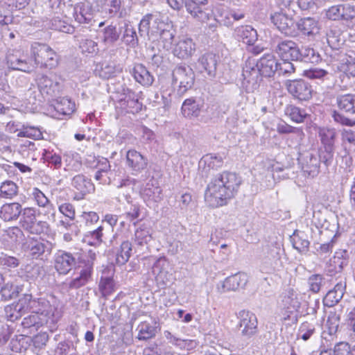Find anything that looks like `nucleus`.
<instances>
[{
    "label": "nucleus",
    "mask_w": 355,
    "mask_h": 355,
    "mask_svg": "<svg viewBox=\"0 0 355 355\" xmlns=\"http://www.w3.org/2000/svg\"><path fill=\"white\" fill-rule=\"evenodd\" d=\"M318 135L324 146H334L336 135V130L333 128H320Z\"/></svg>",
    "instance_id": "ea45409f"
},
{
    "label": "nucleus",
    "mask_w": 355,
    "mask_h": 355,
    "mask_svg": "<svg viewBox=\"0 0 355 355\" xmlns=\"http://www.w3.org/2000/svg\"><path fill=\"white\" fill-rule=\"evenodd\" d=\"M6 59L8 66L14 70L31 73L35 69L33 60L24 55L21 49H8Z\"/></svg>",
    "instance_id": "20e7f679"
},
{
    "label": "nucleus",
    "mask_w": 355,
    "mask_h": 355,
    "mask_svg": "<svg viewBox=\"0 0 355 355\" xmlns=\"http://www.w3.org/2000/svg\"><path fill=\"white\" fill-rule=\"evenodd\" d=\"M71 184L82 195L89 193L94 189L92 183L83 175H78L73 177Z\"/></svg>",
    "instance_id": "c756f323"
},
{
    "label": "nucleus",
    "mask_w": 355,
    "mask_h": 355,
    "mask_svg": "<svg viewBox=\"0 0 355 355\" xmlns=\"http://www.w3.org/2000/svg\"><path fill=\"white\" fill-rule=\"evenodd\" d=\"M297 29L305 35H315L319 33L318 21L311 17L301 19L296 24Z\"/></svg>",
    "instance_id": "b1692460"
},
{
    "label": "nucleus",
    "mask_w": 355,
    "mask_h": 355,
    "mask_svg": "<svg viewBox=\"0 0 355 355\" xmlns=\"http://www.w3.org/2000/svg\"><path fill=\"white\" fill-rule=\"evenodd\" d=\"M5 314L8 320L10 321L17 320L24 315L21 311L19 309L16 302L5 307Z\"/></svg>",
    "instance_id": "13d9d810"
},
{
    "label": "nucleus",
    "mask_w": 355,
    "mask_h": 355,
    "mask_svg": "<svg viewBox=\"0 0 355 355\" xmlns=\"http://www.w3.org/2000/svg\"><path fill=\"white\" fill-rule=\"evenodd\" d=\"M168 269V263L165 258L157 259L152 267V273L160 287H164L170 282L171 274Z\"/></svg>",
    "instance_id": "4468645a"
},
{
    "label": "nucleus",
    "mask_w": 355,
    "mask_h": 355,
    "mask_svg": "<svg viewBox=\"0 0 355 355\" xmlns=\"http://www.w3.org/2000/svg\"><path fill=\"white\" fill-rule=\"evenodd\" d=\"M241 179L235 173L224 171L207 184L205 200L211 207H218L227 204L238 192Z\"/></svg>",
    "instance_id": "f257e3e1"
},
{
    "label": "nucleus",
    "mask_w": 355,
    "mask_h": 355,
    "mask_svg": "<svg viewBox=\"0 0 355 355\" xmlns=\"http://www.w3.org/2000/svg\"><path fill=\"white\" fill-rule=\"evenodd\" d=\"M326 17L334 21L352 20L355 18V7L349 3L332 6L326 10Z\"/></svg>",
    "instance_id": "9b49d317"
},
{
    "label": "nucleus",
    "mask_w": 355,
    "mask_h": 355,
    "mask_svg": "<svg viewBox=\"0 0 355 355\" xmlns=\"http://www.w3.org/2000/svg\"><path fill=\"white\" fill-rule=\"evenodd\" d=\"M83 53H96L98 51V44L96 42L85 39L80 44Z\"/></svg>",
    "instance_id": "69168bd1"
},
{
    "label": "nucleus",
    "mask_w": 355,
    "mask_h": 355,
    "mask_svg": "<svg viewBox=\"0 0 355 355\" xmlns=\"http://www.w3.org/2000/svg\"><path fill=\"white\" fill-rule=\"evenodd\" d=\"M239 326L241 328V334L245 336H252L256 333L257 328V320L256 315L245 310L239 313Z\"/></svg>",
    "instance_id": "2eb2a0df"
},
{
    "label": "nucleus",
    "mask_w": 355,
    "mask_h": 355,
    "mask_svg": "<svg viewBox=\"0 0 355 355\" xmlns=\"http://www.w3.org/2000/svg\"><path fill=\"white\" fill-rule=\"evenodd\" d=\"M200 163H204L205 164H207L208 166L211 168H217L222 166L223 158L220 156H218L216 155H206L202 158Z\"/></svg>",
    "instance_id": "052dcab7"
},
{
    "label": "nucleus",
    "mask_w": 355,
    "mask_h": 355,
    "mask_svg": "<svg viewBox=\"0 0 355 355\" xmlns=\"http://www.w3.org/2000/svg\"><path fill=\"white\" fill-rule=\"evenodd\" d=\"M31 195L38 206L45 207L49 211L53 210L49 199L40 189L36 187L33 188Z\"/></svg>",
    "instance_id": "864d4df0"
},
{
    "label": "nucleus",
    "mask_w": 355,
    "mask_h": 355,
    "mask_svg": "<svg viewBox=\"0 0 355 355\" xmlns=\"http://www.w3.org/2000/svg\"><path fill=\"white\" fill-rule=\"evenodd\" d=\"M103 226H99L97 229L87 232L83 241L90 245H99L103 241Z\"/></svg>",
    "instance_id": "58836bf2"
},
{
    "label": "nucleus",
    "mask_w": 355,
    "mask_h": 355,
    "mask_svg": "<svg viewBox=\"0 0 355 355\" xmlns=\"http://www.w3.org/2000/svg\"><path fill=\"white\" fill-rule=\"evenodd\" d=\"M248 282V276L245 273H238L230 276L218 283L217 291L222 294L230 291H236L245 287Z\"/></svg>",
    "instance_id": "9d476101"
},
{
    "label": "nucleus",
    "mask_w": 355,
    "mask_h": 355,
    "mask_svg": "<svg viewBox=\"0 0 355 355\" xmlns=\"http://www.w3.org/2000/svg\"><path fill=\"white\" fill-rule=\"evenodd\" d=\"M40 94L43 97L56 95L60 89L58 78L55 74L40 75L36 79Z\"/></svg>",
    "instance_id": "6e6552de"
},
{
    "label": "nucleus",
    "mask_w": 355,
    "mask_h": 355,
    "mask_svg": "<svg viewBox=\"0 0 355 355\" xmlns=\"http://www.w3.org/2000/svg\"><path fill=\"white\" fill-rule=\"evenodd\" d=\"M21 291L22 286L15 285L12 282H7L0 291L1 300L3 301L10 300L17 297Z\"/></svg>",
    "instance_id": "cd10ccee"
},
{
    "label": "nucleus",
    "mask_w": 355,
    "mask_h": 355,
    "mask_svg": "<svg viewBox=\"0 0 355 355\" xmlns=\"http://www.w3.org/2000/svg\"><path fill=\"white\" fill-rule=\"evenodd\" d=\"M22 211L19 203L12 202L3 205L0 210V217L6 221L17 219Z\"/></svg>",
    "instance_id": "393cba45"
},
{
    "label": "nucleus",
    "mask_w": 355,
    "mask_h": 355,
    "mask_svg": "<svg viewBox=\"0 0 355 355\" xmlns=\"http://www.w3.org/2000/svg\"><path fill=\"white\" fill-rule=\"evenodd\" d=\"M144 200L149 207H157L163 199L162 190L155 180H149L141 191Z\"/></svg>",
    "instance_id": "1a4fd4ad"
},
{
    "label": "nucleus",
    "mask_w": 355,
    "mask_h": 355,
    "mask_svg": "<svg viewBox=\"0 0 355 355\" xmlns=\"http://www.w3.org/2000/svg\"><path fill=\"white\" fill-rule=\"evenodd\" d=\"M73 17L78 24L88 23L92 18V7L89 2L77 3L73 8Z\"/></svg>",
    "instance_id": "aec40b11"
},
{
    "label": "nucleus",
    "mask_w": 355,
    "mask_h": 355,
    "mask_svg": "<svg viewBox=\"0 0 355 355\" xmlns=\"http://www.w3.org/2000/svg\"><path fill=\"white\" fill-rule=\"evenodd\" d=\"M46 322L45 318H42L36 313L32 312V313L24 318L22 321V325L24 328H30L31 327H40L43 325Z\"/></svg>",
    "instance_id": "5fc2aeb1"
},
{
    "label": "nucleus",
    "mask_w": 355,
    "mask_h": 355,
    "mask_svg": "<svg viewBox=\"0 0 355 355\" xmlns=\"http://www.w3.org/2000/svg\"><path fill=\"white\" fill-rule=\"evenodd\" d=\"M151 239L150 229L146 225H141L135 230L134 238L135 244L143 246L148 244Z\"/></svg>",
    "instance_id": "c9c22d12"
},
{
    "label": "nucleus",
    "mask_w": 355,
    "mask_h": 355,
    "mask_svg": "<svg viewBox=\"0 0 355 355\" xmlns=\"http://www.w3.org/2000/svg\"><path fill=\"white\" fill-rule=\"evenodd\" d=\"M169 6L180 10L184 3L187 12L197 21L207 23L212 17V10L207 6V0H166Z\"/></svg>",
    "instance_id": "f03ea898"
},
{
    "label": "nucleus",
    "mask_w": 355,
    "mask_h": 355,
    "mask_svg": "<svg viewBox=\"0 0 355 355\" xmlns=\"http://www.w3.org/2000/svg\"><path fill=\"white\" fill-rule=\"evenodd\" d=\"M92 275V266L89 263L80 270L79 272H75L71 279L65 282L67 287L70 289H77L85 286L90 279Z\"/></svg>",
    "instance_id": "a211bd4d"
},
{
    "label": "nucleus",
    "mask_w": 355,
    "mask_h": 355,
    "mask_svg": "<svg viewBox=\"0 0 355 355\" xmlns=\"http://www.w3.org/2000/svg\"><path fill=\"white\" fill-rule=\"evenodd\" d=\"M76 263L73 255L64 251H58L54 257V266L55 270L60 274L68 273Z\"/></svg>",
    "instance_id": "f3484780"
},
{
    "label": "nucleus",
    "mask_w": 355,
    "mask_h": 355,
    "mask_svg": "<svg viewBox=\"0 0 355 355\" xmlns=\"http://www.w3.org/2000/svg\"><path fill=\"white\" fill-rule=\"evenodd\" d=\"M119 38L116 28L112 25L108 26L103 31L102 41L105 45H112Z\"/></svg>",
    "instance_id": "8fccbe9b"
},
{
    "label": "nucleus",
    "mask_w": 355,
    "mask_h": 355,
    "mask_svg": "<svg viewBox=\"0 0 355 355\" xmlns=\"http://www.w3.org/2000/svg\"><path fill=\"white\" fill-rule=\"evenodd\" d=\"M340 318L336 313H330L328 315L326 326L329 329V334H334L339 327Z\"/></svg>",
    "instance_id": "e2e57ef3"
},
{
    "label": "nucleus",
    "mask_w": 355,
    "mask_h": 355,
    "mask_svg": "<svg viewBox=\"0 0 355 355\" xmlns=\"http://www.w3.org/2000/svg\"><path fill=\"white\" fill-rule=\"evenodd\" d=\"M103 11L110 17L115 16L120 10L121 0H101Z\"/></svg>",
    "instance_id": "49530a36"
},
{
    "label": "nucleus",
    "mask_w": 355,
    "mask_h": 355,
    "mask_svg": "<svg viewBox=\"0 0 355 355\" xmlns=\"http://www.w3.org/2000/svg\"><path fill=\"white\" fill-rule=\"evenodd\" d=\"M345 254V251H339L335 253V255L329 259L328 264L329 265V271L338 272H340L347 263L346 259H343Z\"/></svg>",
    "instance_id": "37998d69"
},
{
    "label": "nucleus",
    "mask_w": 355,
    "mask_h": 355,
    "mask_svg": "<svg viewBox=\"0 0 355 355\" xmlns=\"http://www.w3.org/2000/svg\"><path fill=\"white\" fill-rule=\"evenodd\" d=\"M261 74L266 77L272 76L278 69V62L273 55H263L258 62Z\"/></svg>",
    "instance_id": "412c9836"
},
{
    "label": "nucleus",
    "mask_w": 355,
    "mask_h": 355,
    "mask_svg": "<svg viewBox=\"0 0 355 355\" xmlns=\"http://www.w3.org/2000/svg\"><path fill=\"white\" fill-rule=\"evenodd\" d=\"M18 187L17 184L11 181L6 180L0 186V196L6 198H12L17 193Z\"/></svg>",
    "instance_id": "09e8293b"
},
{
    "label": "nucleus",
    "mask_w": 355,
    "mask_h": 355,
    "mask_svg": "<svg viewBox=\"0 0 355 355\" xmlns=\"http://www.w3.org/2000/svg\"><path fill=\"white\" fill-rule=\"evenodd\" d=\"M234 33L239 40H241L248 45H253L257 40V31L250 26L246 25L237 27L234 31Z\"/></svg>",
    "instance_id": "5701e85b"
},
{
    "label": "nucleus",
    "mask_w": 355,
    "mask_h": 355,
    "mask_svg": "<svg viewBox=\"0 0 355 355\" xmlns=\"http://www.w3.org/2000/svg\"><path fill=\"white\" fill-rule=\"evenodd\" d=\"M120 71L121 69L116 67L114 63L105 62L102 64L101 69L99 71V76L103 78L108 79Z\"/></svg>",
    "instance_id": "6e6d98bb"
},
{
    "label": "nucleus",
    "mask_w": 355,
    "mask_h": 355,
    "mask_svg": "<svg viewBox=\"0 0 355 355\" xmlns=\"http://www.w3.org/2000/svg\"><path fill=\"white\" fill-rule=\"evenodd\" d=\"M200 63L209 76L214 77L216 71L217 59L213 53H206L200 59Z\"/></svg>",
    "instance_id": "c85d7f7f"
},
{
    "label": "nucleus",
    "mask_w": 355,
    "mask_h": 355,
    "mask_svg": "<svg viewBox=\"0 0 355 355\" xmlns=\"http://www.w3.org/2000/svg\"><path fill=\"white\" fill-rule=\"evenodd\" d=\"M285 113L291 119L296 123H302L306 116V113L304 110L300 109L297 107L290 105L285 109Z\"/></svg>",
    "instance_id": "3c124183"
},
{
    "label": "nucleus",
    "mask_w": 355,
    "mask_h": 355,
    "mask_svg": "<svg viewBox=\"0 0 355 355\" xmlns=\"http://www.w3.org/2000/svg\"><path fill=\"white\" fill-rule=\"evenodd\" d=\"M55 110L63 115H69L75 110V103L67 98H62L54 105Z\"/></svg>",
    "instance_id": "a19ab883"
},
{
    "label": "nucleus",
    "mask_w": 355,
    "mask_h": 355,
    "mask_svg": "<svg viewBox=\"0 0 355 355\" xmlns=\"http://www.w3.org/2000/svg\"><path fill=\"white\" fill-rule=\"evenodd\" d=\"M334 355H352L349 345L345 342L336 344L334 349Z\"/></svg>",
    "instance_id": "774afa93"
},
{
    "label": "nucleus",
    "mask_w": 355,
    "mask_h": 355,
    "mask_svg": "<svg viewBox=\"0 0 355 355\" xmlns=\"http://www.w3.org/2000/svg\"><path fill=\"white\" fill-rule=\"evenodd\" d=\"M18 137H26L33 139H40L42 138V133L40 130L35 127H24L23 130L17 133Z\"/></svg>",
    "instance_id": "bf43d9fd"
},
{
    "label": "nucleus",
    "mask_w": 355,
    "mask_h": 355,
    "mask_svg": "<svg viewBox=\"0 0 355 355\" xmlns=\"http://www.w3.org/2000/svg\"><path fill=\"white\" fill-rule=\"evenodd\" d=\"M194 83V72L188 66L177 67L173 71V83L179 87L178 93L182 94L190 89Z\"/></svg>",
    "instance_id": "423d86ee"
},
{
    "label": "nucleus",
    "mask_w": 355,
    "mask_h": 355,
    "mask_svg": "<svg viewBox=\"0 0 355 355\" xmlns=\"http://www.w3.org/2000/svg\"><path fill=\"white\" fill-rule=\"evenodd\" d=\"M276 52L284 60H298L302 55L298 45L295 42L288 40L279 42Z\"/></svg>",
    "instance_id": "ddd939ff"
},
{
    "label": "nucleus",
    "mask_w": 355,
    "mask_h": 355,
    "mask_svg": "<svg viewBox=\"0 0 355 355\" xmlns=\"http://www.w3.org/2000/svg\"><path fill=\"white\" fill-rule=\"evenodd\" d=\"M126 160L128 166L136 172L144 169L147 165V161L144 157L135 150H129L127 152Z\"/></svg>",
    "instance_id": "4be33fe9"
},
{
    "label": "nucleus",
    "mask_w": 355,
    "mask_h": 355,
    "mask_svg": "<svg viewBox=\"0 0 355 355\" xmlns=\"http://www.w3.org/2000/svg\"><path fill=\"white\" fill-rule=\"evenodd\" d=\"M340 70L347 76H355V51H349L343 59Z\"/></svg>",
    "instance_id": "f704fd0d"
},
{
    "label": "nucleus",
    "mask_w": 355,
    "mask_h": 355,
    "mask_svg": "<svg viewBox=\"0 0 355 355\" xmlns=\"http://www.w3.org/2000/svg\"><path fill=\"white\" fill-rule=\"evenodd\" d=\"M123 35V42L134 46L137 43V37L135 28L130 24H125Z\"/></svg>",
    "instance_id": "4d7b16f0"
},
{
    "label": "nucleus",
    "mask_w": 355,
    "mask_h": 355,
    "mask_svg": "<svg viewBox=\"0 0 355 355\" xmlns=\"http://www.w3.org/2000/svg\"><path fill=\"white\" fill-rule=\"evenodd\" d=\"M36 223V209L33 207H26L21 211L20 223L22 227L30 230Z\"/></svg>",
    "instance_id": "72a5a7b5"
},
{
    "label": "nucleus",
    "mask_w": 355,
    "mask_h": 355,
    "mask_svg": "<svg viewBox=\"0 0 355 355\" xmlns=\"http://www.w3.org/2000/svg\"><path fill=\"white\" fill-rule=\"evenodd\" d=\"M99 288L103 295H110L115 289V284L112 276L106 275V271H103L101 277Z\"/></svg>",
    "instance_id": "de8ad7c7"
},
{
    "label": "nucleus",
    "mask_w": 355,
    "mask_h": 355,
    "mask_svg": "<svg viewBox=\"0 0 355 355\" xmlns=\"http://www.w3.org/2000/svg\"><path fill=\"white\" fill-rule=\"evenodd\" d=\"M182 112L186 117H196L200 112V105L196 100L187 98L182 105Z\"/></svg>",
    "instance_id": "473e14b6"
},
{
    "label": "nucleus",
    "mask_w": 355,
    "mask_h": 355,
    "mask_svg": "<svg viewBox=\"0 0 355 355\" xmlns=\"http://www.w3.org/2000/svg\"><path fill=\"white\" fill-rule=\"evenodd\" d=\"M52 28L56 31L69 33L73 28L66 21L61 20L59 17H55L52 20Z\"/></svg>",
    "instance_id": "0e129e2a"
},
{
    "label": "nucleus",
    "mask_w": 355,
    "mask_h": 355,
    "mask_svg": "<svg viewBox=\"0 0 355 355\" xmlns=\"http://www.w3.org/2000/svg\"><path fill=\"white\" fill-rule=\"evenodd\" d=\"M196 51V44L192 39L184 37L180 39L173 49L175 56L180 59H187Z\"/></svg>",
    "instance_id": "6ab92c4d"
},
{
    "label": "nucleus",
    "mask_w": 355,
    "mask_h": 355,
    "mask_svg": "<svg viewBox=\"0 0 355 355\" xmlns=\"http://www.w3.org/2000/svg\"><path fill=\"white\" fill-rule=\"evenodd\" d=\"M282 302L284 307L288 309L297 310L300 306L299 296L293 290L288 291Z\"/></svg>",
    "instance_id": "a18cd8bd"
},
{
    "label": "nucleus",
    "mask_w": 355,
    "mask_h": 355,
    "mask_svg": "<svg viewBox=\"0 0 355 355\" xmlns=\"http://www.w3.org/2000/svg\"><path fill=\"white\" fill-rule=\"evenodd\" d=\"M19 309L24 314L28 311H33V309L39 302H36V300L33 299L31 294H24L16 302Z\"/></svg>",
    "instance_id": "e433bc0d"
},
{
    "label": "nucleus",
    "mask_w": 355,
    "mask_h": 355,
    "mask_svg": "<svg viewBox=\"0 0 355 355\" xmlns=\"http://www.w3.org/2000/svg\"><path fill=\"white\" fill-rule=\"evenodd\" d=\"M286 88L291 94L300 101H307L311 97V86L304 80H288Z\"/></svg>",
    "instance_id": "dca6fc26"
},
{
    "label": "nucleus",
    "mask_w": 355,
    "mask_h": 355,
    "mask_svg": "<svg viewBox=\"0 0 355 355\" xmlns=\"http://www.w3.org/2000/svg\"><path fill=\"white\" fill-rule=\"evenodd\" d=\"M295 71V68L291 60H282L280 62H278V69L277 72L279 75L289 76L291 74L293 73Z\"/></svg>",
    "instance_id": "680f3d73"
},
{
    "label": "nucleus",
    "mask_w": 355,
    "mask_h": 355,
    "mask_svg": "<svg viewBox=\"0 0 355 355\" xmlns=\"http://www.w3.org/2000/svg\"><path fill=\"white\" fill-rule=\"evenodd\" d=\"M138 336L139 340H147L154 337L156 334V327L152 326L149 322H142L138 327Z\"/></svg>",
    "instance_id": "c03bdc74"
},
{
    "label": "nucleus",
    "mask_w": 355,
    "mask_h": 355,
    "mask_svg": "<svg viewBox=\"0 0 355 355\" xmlns=\"http://www.w3.org/2000/svg\"><path fill=\"white\" fill-rule=\"evenodd\" d=\"M272 24L282 33L288 36H295L297 32L293 19L283 12H276L270 15Z\"/></svg>",
    "instance_id": "f8f14e48"
},
{
    "label": "nucleus",
    "mask_w": 355,
    "mask_h": 355,
    "mask_svg": "<svg viewBox=\"0 0 355 355\" xmlns=\"http://www.w3.org/2000/svg\"><path fill=\"white\" fill-rule=\"evenodd\" d=\"M132 252V244L130 242L123 241L116 257V261L119 265L125 263L130 259Z\"/></svg>",
    "instance_id": "79ce46f5"
},
{
    "label": "nucleus",
    "mask_w": 355,
    "mask_h": 355,
    "mask_svg": "<svg viewBox=\"0 0 355 355\" xmlns=\"http://www.w3.org/2000/svg\"><path fill=\"white\" fill-rule=\"evenodd\" d=\"M325 279L321 275H312L308 279L309 290L314 293H318L325 285Z\"/></svg>",
    "instance_id": "603ef678"
},
{
    "label": "nucleus",
    "mask_w": 355,
    "mask_h": 355,
    "mask_svg": "<svg viewBox=\"0 0 355 355\" xmlns=\"http://www.w3.org/2000/svg\"><path fill=\"white\" fill-rule=\"evenodd\" d=\"M31 54L30 60H33L35 68L39 65L40 67L52 69L58 64V55L47 44L38 42L33 43L31 45Z\"/></svg>",
    "instance_id": "7ed1b4c3"
},
{
    "label": "nucleus",
    "mask_w": 355,
    "mask_h": 355,
    "mask_svg": "<svg viewBox=\"0 0 355 355\" xmlns=\"http://www.w3.org/2000/svg\"><path fill=\"white\" fill-rule=\"evenodd\" d=\"M302 169L309 177H315L320 171V160L315 155L309 154L306 157Z\"/></svg>",
    "instance_id": "7c9ffc66"
},
{
    "label": "nucleus",
    "mask_w": 355,
    "mask_h": 355,
    "mask_svg": "<svg viewBox=\"0 0 355 355\" xmlns=\"http://www.w3.org/2000/svg\"><path fill=\"white\" fill-rule=\"evenodd\" d=\"M36 302H39L33 309V311L40 315L42 318H45L48 322L54 314V307L51 306L49 301L44 298L36 300Z\"/></svg>",
    "instance_id": "bb28decb"
},
{
    "label": "nucleus",
    "mask_w": 355,
    "mask_h": 355,
    "mask_svg": "<svg viewBox=\"0 0 355 355\" xmlns=\"http://www.w3.org/2000/svg\"><path fill=\"white\" fill-rule=\"evenodd\" d=\"M338 106L340 109L351 113H355V96L346 94L337 98Z\"/></svg>",
    "instance_id": "4c0bfd02"
},
{
    "label": "nucleus",
    "mask_w": 355,
    "mask_h": 355,
    "mask_svg": "<svg viewBox=\"0 0 355 355\" xmlns=\"http://www.w3.org/2000/svg\"><path fill=\"white\" fill-rule=\"evenodd\" d=\"M260 75L261 74L258 62L254 59L248 60L242 73L243 77L242 86L247 92H252L257 88Z\"/></svg>",
    "instance_id": "39448f33"
},
{
    "label": "nucleus",
    "mask_w": 355,
    "mask_h": 355,
    "mask_svg": "<svg viewBox=\"0 0 355 355\" xmlns=\"http://www.w3.org/2000/svg\"><path fill=\"white\" fill-rule=\"evenodd\" d=\"M154 24L152 27L151 35L154 33L159 35V42L162 43L164 49H169L175 35V31L171 22H165L158 18L154 19Z\"/></svg>",
    "instance_id": "0eeeda50"
},
{
    "label": "nucleus",
    "mask_w": 355,
    "mask_h": 355,
    "mask_svg": "<svg viewBox=\"0 0 355 355\" xmlns=\"http://www.w3.org/2000/svg\"><path fill=\"white\" fill-rule=\"evenodd\" d=\"M45 244L38 240L28 239L24 245L26 252L35 258L39 257L45 252Z\"/></svg>",
    "instance_id": "2f4dec72"
},
{
    "label": "nucleus",
    "mask_w": 355,
    "mask_h": 355,
    "mask_svg": "<svg viewBox=\"0 0 355 355\" xmlns=\"http://www.w3.org/2000/svg\"><path fill=\"white\" fill-rule=\"evenodd\" d=\"M133 76L137 82L144 86H150L153 82V78L146 69V68L141 64H136L132 71Z\"/></svg>",
    "instance_id": "a878e982"
},
{
    "label": "nucleus",
    "mask_w": 355,
    "mask_h": 355,
    "mask_svg": "<svg viewBox=\"0 0 355 355\" xmlns=\"http://www.w3.org/2000/svg\"><path fill=\"white\" fill-rule=\"evenodd\" d=\"M80 217L83 219V222L85 223V226L88 227L92 226L99 220L98 215L97 214V213L94 211H85L82 214Z\"/></svg>",
    "instance_id": "338daca9"
}]
</instances>
